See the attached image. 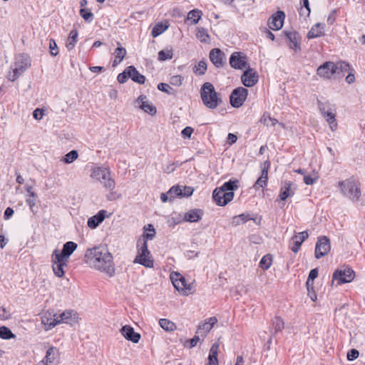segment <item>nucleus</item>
Wrapping results in <instances>:
<instances>
[{
  "label": "nucleus",
  "mask_w": 365,
  "mask_h": 365,
  "mask_svg": "<svg viewBox=\"0 0 365 365\" xmlns=\"http://www.w3.org/2000/svg\"><path fill=\"white\" fill-rule=\"evenodd\" d=\"M290 181H284L279 193V199L281 200H286L289 197L294 195L295 187Z\"/></svg>",
  "instance_id": "bb28decb"
},
{
  "label": "nucleus",
  "mask_w": 365,
  "mask_h": 365,
  "mask_svg": "<svg viewBox=\"0 0 365 365\" xmlns=\"http://www.w3.org/2000/svg\"><path fill=\"white\" fill-rule=\"evenodd\" d=\"M193 128L187 126L184 129H182L181 134L184 138H190L191 137L192 133H193Z\"/></svg>",
  "instance_id": "bf43d9fd"
},
{
  "label": "nucleus",
  "mask_w": 365,
  "mask_h": 365,
  "mask_svg": "<svg viewBox=\"0 0 365 365\" xmlns=\"http://www.w3.org/2000/svg\"><path fill=\"white\" fill-rule=\"evenodd\" d=\"M272 262V257L271 255L267 254V255H264V257H262V258L261 259V260L259 262V267L262 269L267 270L271 267Z\"/></svg>",
  "instance_id": "c03bdc74"
},
{
  "label": "nucleus",
  "mask_w": 365,
  "mask_h": 365,
  "mask_svg": "<svg viewBox=\"0 0 365 365\" xmlns=\"http://www.w3.org/2000/svg\"><path fill=\"white\" fill-rule=\"evenodd\" d=\"M248 95V91L243 87H238L232 91L230 96V104L234 108L241 107Z\"/></svg>",
  "instance_id": "1a4fd4ad"
},
{
  "label": "nucleus",
  "mask_w": 365,
  "mask_h": 365,
  "mask_svg": "<svg viewBox=\"0 0 365 365\" xmlns=\"http://www.w3.org/2000/svg\"><path fill=\"white\" fill-rule=\"evenodd\" d=\"M339 187L344 195L349 197L351 200L356 202L361 196V190L358 182L354 178H349L339 182Z\"/></svg>",
  "instance_id": "0eeeda50"
},
{
  "label": "nucleus",
  "mask_w": 365,
  "mask_h": 365,
  "mask_svg": "<svg viewBox=\"0 0 365 365\" xmlns=\"http://www.w3.org/2000/svg\"><path fill=\"white\" fill-rule=\"evenodd\" d=\"M106 213L107 211L105 210L98 211L96 215L88 220V226L91 229L96 228L105 220Z\"/></svg>",
  "instance_id": "a878e982"
},
{
  "label": "nucleus",
  "mask_w": 365,
  "mask_h": 365,
  "mask_svg": "<svg viewBox=\"0 0 365 365\" xmlns=\"http://www.w3.org/2000/svg\"><path fill=\"white\" fill-rule=\"evenodd\" d=\"M285 14L284 11H278L268 20V26L272 30H279L283 26Z\"/></svg>",
  "instance_id": "f3484780"
},
{
  "label": "nucleus",
  "mask_w": 365,
  "mask_h": 365,
  "mask_svg": "<svg viewBox=\"0 0 365 365\" xmlns=\"http://www.w3.org/2000/svg\"><path fill=\"white\" fill-rule=\"evenodd\" d=\"M264 165H267V166H264V168L262 170V173L260 177L257 180L254 185V188L255 190H257L259 187H264L267 184V180H268V169L269 168V163L265 162Z\"/></svg>",
  "instance_id": "cd10ccee"
},
{
  "label": "nucleus",
  "mask_w": 365,
  "mask_h": 365,
  "mask_svg": "<svg viewBox=\"0 0 365 365\" xmlns=\"http://www.w3.org/2000/svg\"><path fill=\"white\" fill-rule=\"evenodd\" d=\"M335 74L339 76H344L346 72L351 70L349 63L345 61H339L336 63H334Z\"/></svg>",
  "instance_id": "c9c22d12"
},
{
  "label": "nucleus",
  "mask_w": 365,
  "mask_h": 365,
  "mask_svg": "<svg viewBox=\"0 0 365 365\" xmlns=\"http://www.w3.org/2000/svg\"><path fill=\"white\" fill-rule=\"evenodd\" d=\"M173 58V50L172 48H165L158 52V59L161 61L171 59Z\"/></svg>",
  "instance_id": "49530a36"
},
{
  "label": "nucleus",
  "mask_w": 365,
  "mask_h": 365,
  "mask_svg": "<svg viewBox=\"0 0 365 365\" xmlns=\"http://www.w3.org/2000/svg\"><path fill=\"white\" fill-rule=\"evenodd\" d=\"M59 351L56 347L51 346L46 351L44 359L41 361L42 365H57Z\"/></svg>",
  "instance_id": "dca6fc26"
},
{
  "label": "nucleus",
  "mask_w": 365,
  "mask_h": 365,
  "mask_svg": "<svg viewBox=\"0 0 365 365\" xmlns=\"http://www.w3.org/2000/svg\"><path fill=\"white\" fill-rule=\"evenodd\" d=\"M207 62L205 60H201L199 61L197 66L193 68V72L196 75L202 76L207 71Z\"/></svg>",
  "instance_id": "79ce46f5"
},
{
  "label": "nucleus",
  "mask_w": 365,
  "mask_h": 365,
  "mask_svg": "<svg viewBox=\"0 0 365 365\" xmlns=\"http://www.w3.org/2000/svg\"><path fill=\"white\" fill-rule=\"evenodd\" d=\"M91 177L99 181L108 190H113L115 187V182L111 177L110 171L108 168H94L92 169Z\"/></svg>",
  "instance_id": "423d86ee"
},
{
  "label": "nucleus",
  "mask_w": 365,
  "mask_h": 365,
  "mask_svg": "<svg viewBox=\"0 0 365 365\" xmlns=\"http://www.w3.org/2000/svg\"><path fill=\"white\" fill-rule=\"evenodd\" d=\"M224 56L225 53L220 48H213L210 51L209 58L216 68H221L224 65Z\"/></svg>",
  "instance_id": "b1692460"
},
{
  "label": "nucleus",
  "mask_w": 365,
  "mask_h": 365,
  "mask_svg": "<svg viewBox=\"0 0 365 365\" xmlns=\"http://www.w3.org/2000/svg\"><path fill=\"white\" fill-rule=\"evenodd\" d=\"M182 81L183 77L180 75H177L170 78V83L173 86H180L182 84Z\"/></svg>",
  "instance_id": "4d7b16f0"
},
{
  "label": "nucleus",
  "mask_w": 365,
  "mask_h": 365,
  "mask_svg": "<svg viewBox=\"0 0 365 365\" xmlns=\"http://www.w3.org/2000/svg\"><path fill=\"white\" fill-rule=\"evenodd\" d=\"M78 152L76 150H73L65 155L63 160L65 163L69 164L76 160L78 158Z\"/></svg>",
  "instance_id": "3c124183"
},
{
  "label": "nucleus",
  "mask_w": 365,
  "mask_h": 365,
  "mask_svg": "<svg viewBox=\"0 0 365 365\" xmlns=\"http://www.w3.org/2000/svg\"><path fill=\"white\" fill-rule=\"evenodd\" d=\"M218 350L219 344L215 343L212 345L208 356V365H218Z\"/></svg>",
  "instance_id": "f704fd0d"
},
{
  "label": "nucleus",
  "mask_w": 365,
  "mask_h": 365,
  "mask_svg": "<svg viewBox=\"0 0 365 365\" xmlns=\"http://www.w3.org/2000/svg\"><path fill=\"white\" fill-rule=\"evenodd\" d=\"M168 26L164 25L163 23L157 24L152 29L151 34L153 37L155 38L163 34L167 29Z\"/></svg>",
  "instance_id": "a18cd8bd"
},
{
  "label": "nucleus",
  "mask_w": 365,
  "mask_h": 365,
  "mask_svg": "<svg viewBox=\"0 0 365 365\" xmlns=\"http://www.w3.org/2000/svg\"><path fill=\"white\" fill-rule=\"evenodd\" d=\"M52 269L56 276L63 277L65 274L64 267L68 266V261L61 258L56 254L51 255Z\"/></svg>",
  "instance_id": "f8f14e48"
},
{
  "label": "nucleus",
  "mask_w": 365,
  "mask_h": 365,
  "mask_svg": "<svg viewBox=\"0 0 365 365\" xmlns=\"http://www.w3.org/2000/svg\"><path fill=\"white\" fill-rule=\"evenodd\" d=\"M317 180V178H312L309 175H304V182L306 185H313Z\"/></svg>",
  "instance_id": "338daca9"
},
{
  "label": "nucleus",
  "mask_w": 365,
  "mask_h": 365,
  "mask_svg": "<svg viewBox=\"0 0 365 365\" xmlns=\"http://www.w3.org/2000/svg\"><path fill=\"white\" fill-rule=\"evenodd\" d=\"M272 327L274 329V334L279 331H282L284 327V322L283 319L279 317H275L272 319Z\"/></svg>",
  "instance_id": "37998d69"
},
{
  "label": "nucleus",
  "mask_w": 365,
  "mask_h": 365,
  "mask_svg": "<svg viewBox=\"0 0 365 365\" xmlns=\"http://www.w3.org/2000/svg\"><path fill=\"white\" fill-rule=\"evenodd\" d=\"M170 279L174 287L177 290L183 292L185 295L188 294L186 289H190V287H187L185 279L182 275L175 272L171 274Z\"/></svg>",
  "instance_id": "a211bd4d"
},
{
  "label": "nucleus",
  "mask_w": 365,
  "mask_h": 365,
  "mask_svg": "<svg viewBox=\"0 0 365 365\" xmlns=\"http://www.w3.org/2000/svg\"><path fill=\"white\" fill-rule=\"evenodd\" d=\"M331 249L330 240L326 236L318 238L315 247L314 255L317 259H320L327 255Z\"/></svg>",
  "instance_id": "9b49d317"
},
{
  "label": "nucleus",
  "mask_w": 365,
  "mask_h": 365,
  "mask_svg": "<svg viewBox=\"0 0 365 365\" xmlns=\"http://www.w3.org/2000/svg\"><path fill=\"white\" fill-rule=\"evenodd\" d=\"M127 73L129 78L135 83L139 84H143L145 81V77L140 74L136 68L133 66H129L127 67Z\"/></svg>",
  "instance_id": "c756f323"
},
{
  "label": "nucleus",
  "mask_w": 365,
  "mask_h": 365,
  "mask_svg": "<svg viewBox=\"0 0 365 365\" xmlns=\"http://www.w3.org/2000/svg\"><path fill=\"white\" fill-rule=\"evenodd\" d=\"M237 180H229L221 187H217L212 192V198L219 206H225L234 198V190L238 188Z\"/></svg>",
  "instance_id": "f03ea898"
},
{
  "label": "nucleus",
  "mask_w": 365,
  "mask_h": 365,
  "mask_svg": "<svg viewBox=\"0 0 365 365\" xmlns=\"http://www.w3.org/2000/svg\"><path fill=\"white\" fill-rule=\"evenodd\" d=\"M182 197H189L192 195L193 192V188L188 186H182Z\"/></svg>",
  "instance_id": "680f3d73"
},
{
  "label": "nucleus",
  "mask_w": 365,
  "mask_h": 365,
  "mask_svg": "<svg viewBox=\"0 0 365 365\" xmlns=\"http://www.w3.org/2000/svg\"><path fill=\"white\" fill-rule=\"evenodd\" d=\"M32 188H33L32 185H26L25 186V190L28 193L26 202L27 205L29 206L30 210L32 212H34L33 208L36 205V199L37 196L35 194V192H34L32 191Z\"/></svg>",
  "instance_id": "72a5a7b5"
},
{
  "label": "nucleus",
  "mask_w": 365,
  "mask_h": 365,
  "mask_svg": "<svg viewBox=\"0 0 365 365\" xmlns=\"http://www.w3.org/2000/svg\"><path fill=\"white\" fill-rule=\"evenodd\" d=\"M202 13L199 9H193L187 14V19L190 20L192 24H196L200 19Z\"/></svg>",
  "instance_id": "ea45409f"
},
{
  "label": "nucleus",
  "mask_w": 365,
  "mask_h": 365,
  "mask_svg": "<svg viewBox=\"0 0 365 365\" xmlns=\"http://www.w3.org/2000/svg\"><path fill=\"white\" fill-rule=\"evenodd\" d=\"M324 35V25L321 23L314 24L307 34V38H314L323 36Z\"/></svg>",
  "instance_id": "2f4dec72"
},
{
  "label": "nucleus",
  "mask_w": 365,
  "mask_h": 365,
  "mask_svg": "<svg viewBox=\"0 0 365 365\" xmlns=\"http://www.w3.org/2000/svg\"><path fill=\"white\" fill-rule=\"evenodd\" d=\"M79 13L86 21L90 23L93 20V14L89 9L81 8Z\"/></svg>",
  "instance_id": "603ef678"
},
{
  "label": "nucleus",
  "mask_w": 365,
  "mask_h": 365,
  "mask_svg": "<svg viewBox=\"0 0 365 365\" xmlns=\"http://www.w3.org/2000/svg\"><path fill=\"white\" fill-rule=\"evenodd\" d=\"M354 272L348 267L336 269L333 274V281L336 280L338 284L351 282L354 278Z\"/></svg>",
  "instance_id": "9d476101"
},
{
  "label": "nucleus",
  "mask_w": 365,
  "mask_h": 365,
  "mask_svg": "<svg viewBox=\"0 0 365 365\" xmlns=\"http://www.w3.org/2000/svg\"><path fill=\"white\" fill-rule=\"evenodd\" d=\"M120 197V195L118 194L115 192H113V191L106 195V198L109 201H113V200H115Z\"/></svg>",
  "instance_id": "774afa93"
},
{
  "label": "nucleus",
  "mask_w": 365,
  "mask_h": 365,
  "mask_svg": "<svg viewBox=\"0 0 365 365\" xmlns=\"http://www.w3.org/2000/svg\"><path fill=\"white\" fill-rule=\"evenodd\" d=\"M200 93L203 104L210 109H215L222 103L214 86L210 82L202 84Z\"/></svg>",
  "instance_id": "20e7f679"
},
{
  "label": "nucleus",
  "mask_w": 365,
  "mask_h": 365,
  "mask_svg": "<svg viewBox=\"0 0 365 365\" xmlns=\"http://www.w3.org/2000/svg\"><path fill=\"white\" fill-rule=\"evenodd\" d=\"M317 73L322 78H330L335 74L334 62L327 61L324 63L317 68Z\"/></svg>",
  "instance_id": "6ab92c4d"
},
{
  "label": "nucleus",
  "mask_w": 365,
  "mask_h": 365,
  "mask_svg": "<svg viewBox=\"0 0 365 365\" xmlns=\"http://www.w3.org/2000/svg\"><path fill=\"white\" fill-rule=\"evenodd\" d=\"M118 46L117 47L114 53L115 56V59L114 60L113 63V66H115L116 65L119 64L126 55L125 48L122 47L119 42H118Z\"/></svg>",
  "instance_id": "e433bc0d"
},
{
  "label": "nucleus",
  "mask_w": 365,
  "mask_h": 365,
  "mask_svg": "<svg viewBox=\"0 0 365 365\" xmlns=\"http://www.w3.org/2000/svg\"><path fill=\"white\" fill-rule=\"evenodd\" d=\"M259 76L257 71L250 67L244 71L241 76L242 84L246 87H252L258 82Z\"/></svg>",
  "instance_id": "ddd939ff"
},
{
  "label": "nucleus",
  "mask_w": 365,
  "mask_h": 365,
  "mask_svg": "<svg viewBox=\"0 0 365 365\" xmlns=\"http://www.w3.org/2000/svg\"><path fill=\"white\" fill-rule=\"evenodd\" d=\"M58 317L53 310H48L41 315V323L46 330L51 329L58 325Z\"/></svg>",
  "instance_id": "2eb2a0df"
},
{
  "label": "nucleus",
  "mask_w": 365,
  "mask_h": 365,
  "mask_svg": "<svg viewBox=\"0 0 365 365\" xmlns=\"http://www.w3.org/2000/svg\"><path fill=\"white\" fill-rule=\"evenodd\" d=\"M31 66L29 56L26 53L19 54L16 57L14 68L12 72L8 74V79L11 81L16 80Z\"/></svg>",
  "instance_id": "6e6552de"
},
{
  "label": "nucleus",
  "mask_w": 365,
  "mask_h": 365,
  "mask_svg": "<svg viewBox=\"0 0 365 365\" xmlns=\"http://www.w3.org/2000/svg\"><path fill=\"white\" fill-rule=\"evenodd\" d=\"M230 64L231 67L241 70L245 68L247 66V63L245 60V56H242L240 52H234L231 54Z\"/></svg>",
  "instance_id": "412c9836"
},
{
  "label": "nucleus",
  "mask_w": 365,
  "mask_h": 365,
  "mask_svg": "<svg viewBox=\"0 0 365 365\" xmlns=\"http://www.w3.org/2000/svg\"><path fill=\"white\" fill-rule=\"evenodd\" d=\"M136 103H138L140 108L143 110L145 113L151 115H154L156 113V108L147 101V96L145 95H140L136 100Z\"/></svg>",
  "instance_id": "393cba45"
},
{
  "label": "nucleus",
  "mask_w": 365,
  "mask_h": 365,
  "mask_svg": "<svg viewBox=\"0 0 365 365\" xmlns=\"http://www.w3.org/2000/svg\"><path fill=\"white\" fill-rule=\"evenodd\" d=\"M159 324L160 327L166 331H173L176 329L175 324L167 319H160L159 320Z\"/></svg>",
  "instance_id": "a19ab883"
},
{
  "label": "nucleus",
  "mask_w": 365,
  "mask_h": 365,
  "mask_svg": "<svg viewBox=\"0 0 365 365\" xmlns=\"http://www.w3.org/2000/svg\"><path fill=\"white\" fill-rule=\"evenodd\" d=\"M359 352L355 349H352L347 353V359L349 361H353L359 357Z\"/></svg>",
  "instance_id": "13d9d810"
},
{
  "label": "nucleus",
  "mask_w": 365,
  "mask_h": 365,
  "mask_svg": "<svg viewBox=\"0 0 365 365\" xmlns=\"http://www.w3.org/2000/svg\"><path fill=\"white\" fill-rule=\"evenodd\" d=\"M175 169V163H170L168 165L163 167V170L166 173H170Z\"/></svg>",
  "instance_id": "0e129e2a"
},
{
  "label": "nucleus",
  "mask_w": 365,
  "mask_h": 365,
  "mask_svg": "<svg viewBox=\"0 0 365 365\" xmlns=\"http://www.w3.org/2000/svg\"><path fill=\"white\" fill-rule=\"evenodd\" d=\"M77 244L72 241L66 242L63 245V249L60 252L58 249L53 250L52 254H56L57 256L63 258L67 261H68L70 256L74 252V251L77 249Z\"/></svg>",
  "instance_id": "4468645a"
},
{
  "label": "nucleus",
  "mask_w": 365,
  "mask_h": 365,
  "mask_svg": "<svg viewBox=\"0 0 365 365\" xmlns=\"http://www.w3.org/2000/svg\"><path fill=\"white\" fill-rule=\"evenodd\" d=\"M291 240L292 242L293 245L290 247V249L294 253L298 252V251L299 250L300 247H301L302 242L301 241L298 240V235H294L292 237Z\"/></svg>",
  "instance_id": "864d4df0"
},
{
  "label": "nucleus",
  "mask_w": 365,
  "mask_h": 365,
  "mask_svg": "<svg viewBox=\"0 0 365 365\" xmlns=\"http://www.w3.org/2000/svg\"><path fill=\"white\" fill-rule=\"evenodd\" d=\"M11 317L10 313L6 311V309L4 307H0V319H7Z\"/></svg>",
  "instance_id": "e2e57ef3"
},
{
  "label": "nucleus",
  "mask_w": 365,
  "mask_h": 365,
  "mask_svg": "<svg viewBox=\"0 0 365 365\" xmlns=\"http://www.w3.org/2000/svg\"><path fill=\"white\" fill-rule=\"evenodd\" d=\"M14 337L15 335L12 333L10 329L4 326L0 327V338L4 339H10Z\"/></svg>",
  "instance_id": "09e8293b"
},
{
  "label": "nucleus",
  "mask_w": 365,
  "mask_h": 365,
  "mask_svg": "<svg viewBox=\"0 0 365 365\" xmlns=\"http://www.w3.org/2000/svg\"><path fill=\"white\" fill-rule=\"evenodd\" d=\"M317 106L319 112L329 123L330 129L332 131L336 130L338 125L336 120V106L329 101L322 102L319 99H317Z\"/></svg>",
  "instance_id": "39448f33"
},
{
  "label": "nucleus",
  "mask_w": 365,
  "mask_h": 365,
  "mask_svg": "<svg viewBox=\"0 0 365 365\" xmlns=\"http://www.w3.org/2000/svg\"><path fill=\"white\" fill-rule=\"evenodd\" d=\"M318 276V269L317 268L313 269L310 271L308 279L306 282L308 295L311 298L312 301H315L317 299V294L313 292V294H310V288L313 289L314 280Z\"/></svg>",
  "instance_id": "7c9ffc66"
},
{
  "label": "nucleus",
  "mask_w": 365,
  "mask_h": 365,
  "mask_svg": "<svg viewBox=\"0 0 365 365\" xmlns=\"http://www.w3.org/2000/svg\"><path fill=\"white\" fill-rule=\"evenodd\" d=\"M217 322V319L215 317L208 318L205 322L198 325L196 334H199L202 337L206 336L207 334L212 329Z\"/></svg>",
  "instance_id": "aec40b11"
},
{
  "label": "nucleus",
  "mask_w": 365,
  "mask_h": 365,
  "mask_svg": "<svg viewBox=\"0 0 365 365\" xmlns=\"http://www.w3.org/2000/svg\"><path fill=\"white\" fill-rule=\"evenodd\" d=\"M286 37L290 42L289 48L293 50H299V36L295 31H285Z\"/></svg>",
  "instance_id": "473e14b6"
},
{
  "label": "nucleus",
  "mask_w": 365,
  "mask_h": 365,
  "mask_svg": "<svg viewBox=\"0 0 365 365\" xmlns=\"http://www.w3.org/2000/svg\"><path fill=\"white\" fill-rule=\"evenodd\" d=\"M85 262L89 267L105 272L110 277L115 273L113 256L103 246L88 249L85 254Z\"/></svg>",
  "instance_id": "f257e3e1"
},
{
  "label": "nucleus",
  "mask_w": 365,
  "mask_h": 365,
  "mask_svg": "<svg viewBox=\"0 0 365 365\" xmlns=\"http://www.w3.org/2000/svg\"><path fill=\"white\" fill-rule=\"evenodd\" d=\"M196 37L201 42L205 43L207 42V38H209V34L205 29L202 27H198L197 29Z\"/></svg>",
  "instance_id": "8fccbe9b"
},
{
  "label": "nucleus",
  "mask_w": 365,
  "mask_h": 365,
  "mask_svg": "<svg viewBox=\"0 0 365 365\" xmlns=\"http://www.w3.org/2000/svg\"><path fill=\"white\" fill-rule=\"evenodd\" d=\"M120 332L128 341L133 343H138L140 339V334L135 332L134 329L129 325L123 326L120 329Z\"/></svg>",
  "instance_id": "5701e85b"
},
{
  "label": "nucleus",
  "mask_w": 365,
  "mask_h": 365,
  "mask_svg": "<svg viewBox=\"0 0 365 365\" xmlns=\"http://www.w3.org/2000/svg\"><path fill=\"white\" fill-rule=\"evenodd\" d=\"M58 317V324L61 323H66L72 324L77 322V313L73 310H66L60 314H57Z\"/></svg>",
  "instance_id": "4be33fe9"
},
{
  "label": "nucleus",
  "mask_w": 365,
  "mask_h": 365,
  "mask_svg": "<svg viewBox=\"0 0 365 365\" xmlns=\"http://www.w3.org/2000/svg\"><path fill=\"white\" fill-rule=\"evenodd\" d=\"M182 187L180 185H174L168 190V194L170 196V200H172L173 197L176 196L182 197Z\"/></svg>",
  "instance_id": "de8ad7c7"
},
{
  "label": "nucleus",
  "mask_w": 365,
  "mask_h": 365,
  "mask_svg": "<svg viewBox=\"0 0 365 365\" xmlns=\"http://www.w3.org/2000/svg\"><path fill=\"white\" fill-rule=\"evenodd\" d=\"M203 213L201 209H192L185 213L183 220L190 222H198L201 220Z\"/></svg>",
  "instance_id": "c85d7f7f"
},
{
  "label": "nucleus",
  "mask_w": 365,
  "mask_h": 365,
  "mask_svg": "<svg viewBox=\"0 0 365 365\" xmlns=\"http://www.w3.org/2000/svg\"><path fill=\"white\" fill-rule=\"evenodd\" d=\"M49 48L50 53L52 56H56L58 53V48L56 43V41L53 38L49 39Z\"/></svg>",
  "instance_id": "5fc2aeb1"
},
{
  "label": "nucleus",
  "mask_w": 365,
  "mask_h": 365,
  "mask_svg": "<svg viewBox=\"0 0 365 365\" xmlns=\"http://www.w3.org/2000/svg\"><path fill=\"white\" fill-rule=\"evenodd\" d=\"M155 234L153 232L144 233L142 237L139 238L137 242L138 255L134 259L135 263L140 264L146 267H152L153 266V260L151 259V255L148 249L147 240H153Z\"/></svg>",
  "instance_id": "7ed1b4c3"
},
{
  "label": "nucleus",
  "mask_w": 365,
  "mask_h": 365,
  "mask_svg": "<svg viewBox=\"0 0 365 365\" xmlns=\"http://www.w3.org/2000/svg\"><path fill=\"white\" fill-rule=\"evenodd\" d=\"M77 41H78V31L76 29H73L71 31L69 36L68 37V39H67V41L66 43V48L68 50H72L75 47V46L77 43Z\"/></svg>",
  "instance_id": "4c0bfd02"
},
{
  "label": "nucleus",
  "mask_w": 365,
  "mask_h": 365,
  "mask_svg": "<svg viewBox=\"0 0 365 365\" xmlns=\"http://www.w3.org/2000/svg\"><path fill=\"white\" fill-rule=\"evenodd\" d=\"M43 115V110L39 108H36L33 112V116L36 120H41Z\"/></svg>",
  "instance_id": "69168bd1"
},
{
  "label": "nucleus",
  "mask_w": 365,
  "mask_h": 365,
  "mask_svg": "<svg viewBox=\"0 0 365 365\" xmlns=\"http://www.w3.org/2000/svg\"><path fill=\"white\" fill-rule=\"evenodd\" d=\"M158 90L163 91V92H165L168 94H173L174 93L173 89L168 83H160L158 85Z\"/></svg>",
  "instance_id": "6e6d98bb"
},
{
  "label": "nucleus",
  "mask_w": 365,
  "mask_h": 365,
  "mask_svg": "<svg viewBox=\"0 0 365 365\" xmlns=\"http://www.w3.org/2000/svg\"><path fill=\"white\" fill-rule=\"evenodd\" d=\"M128 78H129V76L127 73V68H126L123 73H120L118 74L117 79L119 83H123L126 82Z\"/></svg>",
  "instance_id": "052dcab7"
},
{
  "label": "nucleus",
  "mask_w": 365,
  "mask_h": 365,
  "mask_svg": "<svg viewBox=\"0 0 365 365\" xmlns=\"http://www.w3.org/2000/svg\"><path fill=\"white\" fill-rule=\"evenodd\" d=\"M250 220H251L250 214L242 213L239 215L233 217L232 220V225L234 226H238L241 224L245 223Z\"/></svg>",
  "instance_id": "58836bf2"
}]
</instances>
